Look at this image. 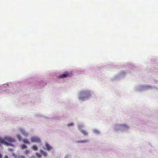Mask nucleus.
I'll use <instances>...</instances> for the list:
<instances>
[{"mask_svg":"<svg viewBox=\"0 0 158 158\" xmlns=\"http://www.w3.org/2000/svg\"><path fill=\"white\" fill-rule=\"evenodd\" d=\"M20 131L21 133L24 136L26 137L28 136V135L27 133L24 130L21 129L20 130Z\"/></svg>","mask_w":158,"mask_h":158,"instance_id":"5","label":"nucleus"},{"mask_svg":"<svg viewBox=\"0 0 158 158\" xmlns=\"http://www.w3.org/2000/svg\"><path fill=\"white\" fill-rule=\"evenodd\" d=\"M40 152L44 156H46L47 155V153L45 152H44L43 151L41 150H40Z\"/></svg>","mask_w":158,"mask_h":158,"instance_id":"11","label":"nucleus"},{"mask_svg":"<svg viewBox=\"0 0 158 158\" xmlns=\"http://www.w3.org/2000/svg\"><path fill=\"white\" fill-rule=\"evenodd\" d=\"M2 156L1 154L0 153V158H2Z\"/></svg>","mask_w":158,"mask_h":158,"instance_id":"19","label":"nucleus"},{"mask_svg":"<svg viewBox=\"0 0 158 158\" xmlns=\"http://www.w3.org/2000/svg\"><path fill=\"white\" fill-rule=\"evenodd\" d=\"M88 142V140L87 139H85L81 141H77V143H87Z\"/></svg>","mask_w":158,"mask_h":158,"instance_id":"7","label":"nucleus"},{"mask_svg":"<svg viewBox=\"0 0 158 158\" xmlns=\"http://www.w3.org/2000/svg\"><path fill=\"white\" fill-rule=\"evenodd\" d=\"M148 87H149V88H151V86H148Z\"/></svg>","mask_w":158,"mask_h":158,"instance_id":"20","label":"nucleus"},{"mask_svg":"<svg viewBox=\"0 0 158 158\" xmlns=\"http://www.w3.org/2000/svg\"><path fill=\"white\" fill-rule=\"evenodd\" d=\"M17 136L18 140L19 141H21V136L19 135H18Z\"/></svg>","mask_w":158,"mask_h":158,"instance_id":"12","label":"nucleus"},{"mask_svg":"<svg viewBox=\"0 0 158 158\" xmlns=\"http://www.w3.org/2000/svg\"><path fill=\"white\" fill-rule=\"evenodd\" d=\"M29 152L28 150H26L24 152V153L26 154H28L29 153Z\"/></svg>","mask_w":158,"mask_h":158,"instance_id":"16","label":"nucleus"},{"mask_svg":"<svg viewBox=\"0 0 158 158\" xmlns=\"http://www.w3.org/2000/svg\"><path fill=\"white\" fill-rule=\"evenodd\" d=\"M4 158H9L7 156H6L4 157Z\"/></svg>","mask_w":158,"mask_h":158,"instance_id":"18","label":"nucleus"},{"mask_svg":"<svg viewBox=\"0 0 158 158\" xmlns=\"http://www.w3.org/2000/svg\"><path fill=\"white\" fill-rule=\"evenodd\" d=\"M73 124L72 123H69L68 124V126H73Z\"/></svg>","mask_w":158,"mask_h":158,"instance_id":"13","label":"nucleus"},{"mask_svg":"<svg viewBox=\"0 0 158 158\" xmlns=\"http://www.w3.org/2000/svg\"><path fill=\"white\" fill-rule=\"evenodd\" d=\"M31 140L32 143H40L41 142L40 139L36 137H33L31 138Z\"/></svg>","mask_w":158,"mask_h":158,"instance_id":"4","label":"nucleus"},{"mask_svg":"<svg viewBox=\"0 0 158 158\" xmlns=\"http://www.w3.org/2000/svg\"><path fill=\"white\" fill-rule=\"evenodd\" d=\"M122 127H126V128H127V126L126 125L123 124V125H122Z\"/></svg>","mask_w":158,"mask_h":158,"instance_id":"17","label":"nucleus"},{"mask_svg":"<svg viewBox=\"0 0 158 158\" xmlns=\"http://www.w3.org/2000/svg\"><path fill=\"white\" fill-rule=\"evenodd\" d=\"M71 76V74L69 73L65 72L63 74L59 75L58 76V78H64Z\"/></svg>","mask_w":158,"mask_h":158,"instance_id":"3","label":"nucleus"},{"mask_svg":"<svg viewBox=\"0 0 158 158\" xmlns=\"http://www.w3.org/2000/svg\"><path fill=\"white\" fill-rule=\"evenodd\" d=\"M45 146L47 150L48 151L51 150L52 148L47 143L46 144Z\"/></svg>","mask_w":158,"mask_h":158,"instance_id":"6","label":"nucleus"},{"mask_svg":"<svg viewBox=\"0 0 158 158\" xmlns=\"http://www.w3.org/2000/svg\"><path fill=\"white\" fill-rule=\"evenodd\" d=\"M81 132L85 135H87V132L85 130H81Z\"/></svg>","mask_w":158,"mask_h":158,"instance_id":"9","label":"nucleus"},{"mask_svg":"<svg viewBox=\"0 0 158 158\" xmlns=\"http://www.w3.org/2000/svg\"><path fill=\"white\" fill-rule=\"evenodd\" d=\"M91 95L90 92L89 91H84L80 93V97L79 98V99L80 100H83L84 98L81 97L82 96H84L85 98H87Z\"/></svg>","mask_w":158,"mask_h":158,"instance_id":"2","label":"nucleus"},{"mask_svg":"<svg viewBox=\"0 0 158 158\" xmlns=\"http://www.w3.org/2000/svg\"><path fill=\"white\" fill-rule=\"evenodd\" d=\"M36 155L37 156H38L39 157H40L41 156V155L38 153H36Z\"/></svg>","mask_w":158,"mask_h":158,"instance_id":"15","label":"nucleus"},{"mask_svg":"<svg viewBox=\"0 0 158 158\" xmlns=\"http://www.w3.org/2000/svg\"><path fill=\"white\" fill-rule=\"evenodd\" d=\"M15 141V140L10 137H5L4 139H1L0 138V146L1 145V143L5 144L7 145H13L10 144V143L12 142H14Z\"/></svg>","mask_w":158,"mask_h":158,"instance_id":"1","label":"nucleus"},{"mask_svg":"<svg viewBox=\"0 0 158 158\" xmlns=\"http://www.w3.org/2000/svg\"><path fill=\"white\" fill-rule=\"evenodd\" d=\"M27 146L25 145H23L22 146V148L23 149L25 148H27Z\"/></svg>","mask_w":158,"mask_h":158,"instance_id":"14","label":"nucleus"},{"mask_svg":"<svg viewBox=\"0 0 158 158\" xmlns=\"http://www.w3.org/2000/svg\"><path fill=\"white\" fill-rule=\"evenodd\" d=\"M32 149L35 151L38 150V147L34 145L32 147Z\"/></svg>","mask_w":158,"mask_h":158,"instance_id":"10","label":"nucleus"},{"mask_svg":"<svg viewBox=\"0 0 158 158\" xmlns=\"http://www.w3.org/2000/svg\"><path fill=\"white\" fill-rule=\"evenodd\" d=\"M23 142L24 143L29 144H30V142L27 139H23Z\"/></svg>","mask_w":158,"mask_h":158,"instance_id":"8","label":"nucleus"}]
</instances>
